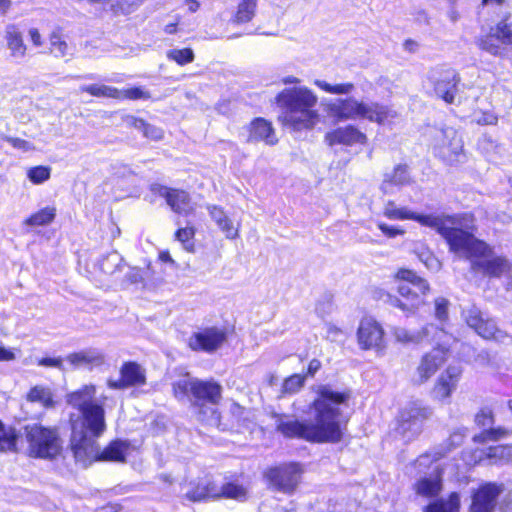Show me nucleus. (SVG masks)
<instances>
[{
  "label": "nucleus",
  "mask_w": 512,
  "mask_h": 512,
  "mask_svg": "<svg viewBox=\"0 0 512 512\" xmlns=\"http://www.w3.org/2000/svg\"><path fill=\"white\" fill-rule=\"evenodd\" d=\"M431 415L429 407L418 402L409 403L399 413L396 433L405 441L415 439L421 433L424 421Z\"/></svg>",
  "instance_id": "f8f14e48"
},
{
  "label": "nucleus",
  "mask_w": 512,
  "mask_h": 512,
  "mask_svg": "<svg viewBox=\"0 0 512 512\" xmlns=\"http://www.w3.org/2000/svg\"><path fill=\"white\" fill-rule=\"evenodd\" d=\"M145 0H101L107 3L114 15H129L136 11Z\"/></svg>",
  "instance_id": "c9c22d12"
},
{
  "label": "nucleus",
  "mask_w": 512,
  "mask_h": 512,
  "mask_svg": "<svg viewBox=\"0 0 512 512\" xmlns=\"http://www.w3.org/2000/svg\"><path fill=\"white\" fill-rule=\"evenodd\" d=\"M501 491V487L493 483L481 486L473 494L471 512H494Z\"/></svg>",
  "instance_id": "412c9836"
},
{
  "label": "nucleus",
  "mask_w": 512,
  "mask_h": 512,
  "mask_svg": "<svg viewBox=\"0 0 512 512\" xmlns=\"http://www.w3.org/2000/svg\"><path fill=\"white\" fill-rule=\"evenodd\" d=\"M395 279L401 281L397 287L398 293L407 301L410 310L415 312L425 303V297L430 291L428 282L412 270L404 268L396 272Z\"/></svg>",
  "instance_id": "9d476101"
},
{
  "label": "nucleus",
  "mask_w": 512,
  "mask_h": 512,
  "mask_svg": "<svg viewBox=\"0 0 512 512\" xmlns=\"http://www.w3.org/2000/svg\"><path fill=\"white\" fill-rule=\"evenodd\" d=\"M247 496V490L240 485L234 483H226L221 487H218V493L216 498L225 497L235 500H243Z\"/></svg>",
  "instance_id": "a19ab883"
},
{
  "label": "nucleus",
  "mask_w": 512,
  "mask_h": 512,
  "mask_svg": "<svg viewBox=\"0 0 512 512\" xmlns=\"http://www.w3.org/2000/svg\"><path fill=\"white\" fill-rule=\"evenodd\" d=\"M478 335L485 339L494 338L496 333L498 332L497 326L492 319H485L475 330Z\"/></svg>",
  "instance_id": "864d4df0"
},
{
  "label": "nucleus",
  "mask_w": 512,
  "mask_h": 512,
  "mask_svg": "<svg viewBox=\"0 0 512 512\" xmlns=\"http://www.w3.org/2000/svg\"><path fill=\"white\" fill-rule=\"evenodd\" d=\"M357 340L361 349L382 351L386 348L384 329L376 320L364 318L357 330Z\"/></svg>",
  "instance_id": "2eb2a0df"
},
{
  "label": "nucleus",
  "mask_w": 512,
  "mask_h": 512,
  "mask_svg": "<svg viewBox=\"0 0 512 512\" xmlns=\"http://www.w3.org/2000/svg\"><path fill=\"white\" fill-rule=\"evenodd\" d=\"M430 81L434 84L436 95L446 103L454 102L457 85L460 82L458 73L453 69H435L429 74Z\"/></svg>",
  "instance_id": "dca6fc26"
},
{
  "label": "nucleus",
  "mask_w": 512,
  "mask_h": 512,
  "mask_svg": "<svg viewBox=\"0 0 512 512\" xmlns=\"http://www.w3.org/2000/svg\"><path fill=\"white\" fill-rule=\"evenodd\" d=\"M4 140L7 141L14 148L19 149L23 152H30L35 150V146L31 142L21 138L5 136Z\"/></svg>",
  "instance_id": "5fc2aeb1"
},
{
  "label": "nucleus",
  "mask_w": 512,
  "mask_h": 512,
  "mask_svg": "<svg viewBox=\"0 0 512 512\" xmlns=\"http://www.w3.org/2000/svg\"><path fill=\"white\" fill-rule=\"evenodd\" d=\"M183 495L192 502H198L207 498H216L218 486L208 478H201L182 484Z\"/></svg>",
  "instance_id": "5701e85b"
},
{
  "label": "nucleus",
  "mask_w": 512,
  "mask_h": 512,
  "mask_svg": "<svg viewBox=\"0 0 512 512\" xmlns=\"http://www.w3.org/2000/svg\"><path fill=\"white\" fill-rule=\"evenodd\" d=\"M222 386L214 380H201L185 375L173 383V393L178 400L189 398L196 410L198 421L218 427L220 414L216 405L222 398Z\"/></svg>",
  "instance_id": "20e7f679"
},
{
  "label": "nucleus",
  "mask_w": 512,
  "mask_h": 512,
  "mask_svg": "<svg viewBox=\"0 0 512 512\" xmlns=\"http://www.w3.org/2000/svg\"><path fill=\"white\" fill-rule=\"evenodd\" d=\"M143 135L150 140L160 141L164 137V131L159 127L146 123Z\"/></svg>",
  "instance_id": "6e6d98bb"
},
{
  "label": "nucleus",
  "mask_w": 512,
  "mask_h": 512,
  "mask_svg": "<svg viewBox=\"0 0 512 512\" xmlns=\"http://www.w3.org/2000/svg\"><path fill=\"white\" fill-rule=\"evenodd\" d=\"M152 191L166 200L167 205L177 214L190 215L195 210V204L189 193L182 189L169 188L161 185H153Z\"/></svg>",
  "instance_id": "f3484780"
},
{
  "label": "nucleus",
  "mask_w": 512,
  "mask_h": 512,
  "mask_svg": "<svg viewBox=\"0 0 512 512\" xmlns=\"http://www.w3.org/2000/svg\"><path fill=\"white\" fill-rule=\"evenodd\" d=\"M449 357V348L437 345L423 354L416 366L413 382L421 385L426 383L445 364Z\"/></svg>",
  "instance_id": "ddd939ff"
},
{
  "label": "nucleus",
  "mask_w": 512,
  "mask_h": 512,
  "mask_svg": "<svg viewBox=\"0 0 512 512\" xmlns=\"http://www.w3.org/2000/svg\"><path fill=\"white\" fill-rule=\"evenodd\" d=\"M499 32H500L502 39L512 47V22H510V23L500 22L499 23Z\"/></svg>",
  "instance_id": "052dcab7"
},
{
  "label": "nucleus",
  "mask_w": 512,
  "mask_h": 512,
  "mask_svg": "<svg viewBox=\"0 0 512 512\" xmlns=\"http://www.w3.org/2000/svg\"><path fill=\"white\" fill-rule=\"evenodd\" d=\"M461 226V222L459 225H453L446 237L453 252L460 257L468 258L475 271L487 276L499 277L510 270L511 265L506 258L494 255L485 242L476 239Z\"/></svg>",
  "instance_id": "7ed1b4c3"
},
{
  "label": "nucleus",
  "mask_w": 512,
  "mask_h": 512,
  "mask_svg": "<svg viewBox=\"0 0 512 512\" xmlns=\"http://www.w3.org/2000/svg\"><path fill=\"white\" fill-rule=\"evenodd\" d=\"M508 434L507 430L503 428L489 429L474 436V441L477 443H484L487 441H496Z\"/></svg>",
  "instance_id": "de8ad7c7"
},
{
  "label": "nucleus",
  "mask_w": 512,
  "mask_h": 512,
  "mask_svg": "<svg viewBox=\"0 0 512 512\" xmlns=\"http://www.w3.org/2000/svg\"><path fill=\"white\" fill-rule=\"evenodd\" d=\"M166 57L168 60L173 61L180 66H184L193 62L195 55L191 48H174L167 51Z\"/></svg>",
  "instance_id": "79ce46f5"
},
{
  "label": "nucleus",
  "mask_w": 512,
  "mask_h": 512,
  "mask_svg": "<svg viewBox=\"0 0 512 512\" xmlns=\"http://www.w3.org/2000/svg\"><path fill=\"white\" fill-rule=\"evenodd\" d=\"M308 423H303L294 419H279L277 430L287 438H301L308 441L307 431Z\"/></svg>",
  "instance_id": "7c9ffc66"
},
{
  "label": "nucleus",
  "mask_w": 512,
  "mask_h": 512,
  "mask_svg": "<svg viewBox=\"0 0 512 512\" xmlns=\"http://www.w3.org/2000/svg\"><path fill=\"white\" fill-rule=\"evenodd\" d=\"M120 379L107 381L111 389H125L132 386H141L146 382L145 369L135 362H126L120 369Z\"/></svg>",
  "instance_id": "6ab92c4d"
},
{
  "label": "nucleus",
  "mask_w": 512,
  "mask_h": 512,
  "mask_svg": "<svg viewBox=\"0 0 512 512\" xmlns=\"http://www.w3.org/2000/svg\"><path fill=\"white\" fill-rule=\"evenodd\" d=\"M317 398L314 399L311 410L313 420L308 423L307 437L310 442H339L345 431V422L341 419L339 404L345 403L349 392L334 391L328 385L317 388Z\"/></svg>",
  "instance_id": "f03ea898"
},
{
  "label": "nucleus",
  "mask_w": 512,
  "mask_h": 512,
  "mask_svg": "<svg viewBox=\"0 0 512 512\" xmlns=\"http://www.w3.org/2000/svg\"><path fill=\"white\" fill-rule=\"evenodd\" d=\"M49 52L56 58L71 56V49L59 29L49 34Z\"/></svg>",
  "instance_id": "2f4dec72"
},
{
  "label": "nucleus",
  "mask_w": 512,
  "mask_h": 512,
  "mask_svg": "<svg viewBox=\"0 0 512 512\" xmlns=\"http://www.w3.org/2000/svg\"><path fill=\"white\" fill-rule=\"evenodd\" d=\"M434 153L444 161L453 164L464 158L463 140L453 127L432 130Z\"/></svg>",
  "instance_id": "9b49d317"
},
{
  "label": "nucleus",
  "mask_w": 512,
  "mask_h": 512,
  "mask_svg": "<svg viewBox=\"0 0 512 512\" xmlns=\"http://www.w3.org/2000/svg\"><path fill=\"white\" fill-rule=\"evenodd\" d=\"M433 325H425L418 330H408L404 327H393L391 330L395 340L401 344H419L426 339Z\"/></svg>",
  "instance_id": "c85d7f7f"
},
{
  "label": "nucleus",
  "mask_w": 512,
  "mask_h": 512,
  "mask_svg": "<svg viewBox=\"0 0 512 512\" xmlns=\"http://www.w3.org/2000/svg\"><path fill=\"white\" fill-rule=\"evenodd\" d=\"M28 453L32 457L53 459L61 453L62 441L56 428L38 424L25 427Z\"/></svg>",
  "instance_id": "6e6552de"
},
{
  "label": "nucleus",
  "mask_w": 512,
  "mask_h": 512,
  "mask_svg": "<svg viewBox=\"0 0 512 512\" xmlns=\"http://www.w3.org/2000/svg\"><path fill=\"white\" fill-rule=\"evenodd\" d=\"M444 456L440 451L426 452L420 455L414 462V467L419 473L429 471L428 475L420 477L414 484L417 495L426 498L436 497L442 490L443 470L439 465H433Z\"/></svg>",
  "instance_id": "1a4fd4ad"
},
{
  "label": "nucleus",
  "mask_w": 512,
  "mask_h": 512,
  "mask_svg": "<svg viewBox=\"0 0 512 512\" xmlns=\"http://www.w3.org/2000/svg\"><path fill=\"white\" fill-rule=\"evenodd\" d=\"M27 400L30 402L39 403L46 408L52 407L54 405L53 396L50 389L40 385L34 386L30 389L27 394Z\"/></svg>",
  "instance_id": "4c0bfd02"
},
{
  "label": "nucleus",
  "mask_w": 512,
  "mask_h": 512,
  "mask_svg": "<svg viewBox=\"0 0 512 512\" xmlns=\"http://www.w3.org/2000/svg\"><path fill=\"white\" fill-rule=\"evenodd\" d=\"M51 167L39 165L30 167L27 172V178L30 182H32L35 185H40L46 182L51 177Z\"/></svg>",
  "instance_id": "37998d69"
},
{
  "label": "nucleus",
  "mask_w": 512,
  "mask_h": 512,
  "mask_svg": "<svg viewBox=\"0 0 512 512\" xmlns=\"http://www.w3.org/2000/svg\"><path fill=\"white\" fill-rule=\"evenodd\" d=\"M331 116L340 121L365 119L378 125H389L398 117V112L379 102H364L354 97L337 99L328 105Z\"/></svg>",
  "instance_id": "423d86ee"
},
{
  "label": "nucleus",
  "mask_w": 512,
  "mask_h": 512,
  "mask_svg": "<svg viewBox=\"0 0 512 512\" xmlns=\"http://www.w3.org/2000/svg\"><path fill=\"white\" fill-rule=\"evenodd\" d=\"M66 361L74 368H93L104 363V355L97 349H86L67 355Z\"/></svg>",
  "instance_id": "a878e982"
},
{
  "label": "nucleus",
  "mask_w": 512,
  "mask_h": 512,
  "mask_svg": "<svg viewBox=\"0 0 512 512\" xmlns=\"http://www.w3.org/2000/svg\"><path fill=\"white\" fill-rule=\"evenodd\" d=\"M463 317H464V320L466 321L467 325L474 330H476L477 327L484 320L481 311L475 306H472V307L464 310Z\"/></svg>",
  "instance_id": "09e8293b"
},
{
  "label": "nucleus",
  "mask_w": 512,
  "mask_h": 512,
  "mask_svg": "<svg viewBox=\"0 0 512 512\" xmlns=\"http://www.w3.org/2000/svg\"><path fill=\"white\" fill-rule=\"evenodd\" d=\"M480 46L483 50L493 54L499 55L502 53L503 46H510L501 37L499 32V24L497 25L496 32L486 36L481 40Z\"/></svg>",
  "instance_id": "58836bf2"
},
{
  "label": "nucleus",
  "mask_w": 512,
  "mask_h": 512,
  "mask_svg": "<svg viewBox=\"0 0 512 512\" xmlns=\"http://www.w3.org/2000/svg\"><path fill=\"white\" fill-rule=\"evenodd\" d=\"M449 301L444 297H438L434 301L435 311L434 315L435 318L440 322H446L448 320V309H449Z\"/></svg>",
  "instance_id": "603ef678"
},
{
  "label": "nucleus",
  "mask_w": 512,
  "mask_h": 512,
  "mask_svg": "<svg viewBox=\"0 0 512 512\" xmlns=\"http://www.w3.org/2000/svg\"><path fill=\"white\" fill-rule=\"evenodd\" d=\"M325 141L329 146L342 144L353 146L355 144L364 145L367 143V136L353 125H347L334 129L325 135Z\"/></svg>",
  "instance_id": "4be33fe9"
},
{
  "label": "nucleus",
  "mask_w": 512,
  "mask_h": 512,
  "mask_svg": "<svg viewBox=\"0 0 512 512\" xmlns=\"http://www.w3.org/2000/svg\"><path fill=\"white\" fill-rule=\"evenodd\" d=\"M125 123L128 127L135 128L143 133L147 122L141 118L130 115L125 118Z\"/></svg>",
  "instance_id": "e2e57ef3"
},
{
  "label": "nucleus",
  "mask_w": 512,
  "mask_h": 512,
  "mask_svg": "<svg viewBox=\"0 0 512 512\" xmlns=\"http://www.w3.org/2000/svg\"><path fill=\"white\" fill-rule=\"evenodd\" d=\"M125 279L129 284L138 285L143 284L144 274L139 268H131L125 275Z\"/></svg>",
  "instance_id": "4d7b16f0"
},
{
  "label": "nucleus",
  "mask_w": 512,
  "mask_h": 512,
  "mask_svg": "<svg viewBox=\"0 0 512 512\" xmlns=\"http://www.w3.org/2000/svg\"><path fill=\"white\" fill-rule=\"evenodd\" d=\"M5 40L11 57L22 59L26 56L27 46L23 41L21 31L16 25L10 24L6 26Z\"/></svg>",
  "instance_id": "c756f323"
},
{
  "label": "nucleus",
  "mask_w": 512,
  "mask_h": 512,
  "mask_svg": "<svg viewBox=\"0 0 512 512\" xmlns=\"http://www.w3.org/2000/svg\"><path fill=\"white\" fill-rule=\"evenodd\" d=\"M303 468L298 463H288L267 472L270 483L279 491L289 493L298 485Z\"/></svg>",
  "instance_id": "4468645a"
},
{
  "label": "nucleus",
  "mask_w": 512,
  "mask_h": 512,
  "mask_svg": "<svg viewBox=\"0 0 512 512\" xmlns=\"http://www.w3.org/2000/svg\"><path fill=\"white\" fill-rule=\"evenodd\" d=\"M497 121V116L490 112H484L480 117L476 118V122L481 125H495Z\"/></svg>",
  "instance_id": "69168bd1"
},
{
  "label": "nucleus",
  "mask_w": 512,
  "mask_h": 512,
  "mask_svg": "<svg viewBox=\"0 0 512 512\" xmlns=\"http://www.w3.org/2000/svg\"><path fill=\"white\" fill-rule=\"evenodd\" d=\"M460 497L453 492L447 499H439L424 507L423 512H459Z\"/></svg>",
  "instance_id": "473e14b6"
},
{
  "label": "nucleus",
  "mask_w": 512,
  "mask_h": 512,
  "mask_svg": "<svg viewBox=\"0 0 512 512\" xmlns=\"http://www.w3.org/2000/svg\"><path fill=\"white\" fill-rule=\"evenodd\" d=\"M314 84L324 92L335 95H349L355 89V85L351 82L331 84L317 79L314 81Z\"/></svg>",
  "instance_id": "ea45409f"
},
{
  "label": "nucleus",
  "mask_w": 512,
  "mask_h": 512,
  "mask_svg": "<svg viewBox=\"0 0 512 512\" xmlns=\"http://www.w3.org/2000/svg\"><path fill=\"white\" fill-rule=\"evenodd\" d=\"M30 40L35 47H41L43 45V38L37 28H30L28 31Z\"/></svg>",
  "instance_id": "774afa93"
},
{
  "label": "nucleus",
  "mask_w": 512,
  "mask_h": 512,
  "mask_svg": "<svg viewBox=\"0 0 512 512\" xmlns=\"http://www.w3.org/2000/svg\"><path fill=\"white\" fill-rule=\"evenodd\" d=\"M55 217L56 208L53 206H47L33 213L24 221V224L32 227L46 226L51 224L54 221Z\"/></svg>",
  "instance_id": "72a5a7b5"
},
{
  "label": "nucleus",
  "mask_w": 512,
  "mask_h": 512,
  "mask_svg": "<svg viewBox=\"0 0 512 512\" xmlns=\"http://www.w3.org/2000/svg\"><path fill=\"white\" fill-rule=\"evenodd\" d=\"M194 235L195 229L193 227L180 228L175 233L176 239L183 244L184 249L188 252H193L194 250Z\"/></svg>",
  "instance_id": "49530a36"
},
{
  "label": "nucleus",
  "mask_w": 512,
  "mask_h": 512,
  "mask_svg": "<svg viewBox=\"0 0 512 512\" xmlns=\"http://www.w3.org/2000/svg\"><path fill=\"white\" fill-rule=\"evenodd\" d=\"M478 426L486 427L493 424V415L490 410L483 409L475 417Z\"/></svg>",
  "instance_id": "13d9d810"
},
{
  "label": "nucleus",
  "mask_w": 512,
  "mask_h": 512,
  "mask_svg": "<svg viewBox=\"0 0 512 512\" xmlns=\"http://www.w3.org/2000/svg\"><path fill=\"white\" fill-rule=\"evenodd\" d=\"M344 336H345V333L343 332L342 329H340L336 326H333V325L328 326L327 338L330 339L331 341H334V342L341 341Z\"/></svg>",
  "instance_id": "0e129e2a"
},
{
  "label": "nucleus",
  "mask_w": 512,
  "mask_h": 512,
  "mask_svg": "<svg viewBox=\"0 0 512 512\" xmlns=\"http://www.w3.org/2000/svg\"><path fill=\"white\" fill-rule=\"evenodd\" d=\"M229 413L235 420L239 421L245 413V408L232 401L229 405Z\"/></svg>",
  "instance_id": "338daca9"
},
{
  "label": "nucleus",
  "mask_w": 512,
  "mask_h": 512,
  "mask_svg": "<svg viewBox=\"0 0 512 512\" xmlns=\"http://www.w3.org/2000/svg\"><path fill=\"white\" fill-rule=\"evenodd\" d=\"M304 383L305 376L294 374L284 380L281 392L283 394H294L303 387Z\"/></svg>",
  "instance_id": "a18cd8bd"
},
{
  "label": "nucleus",
  "mask_w": 512,
  "mask_h": 512,
  "mask_svg": "<svg viewBox=\"0 0 512 512\" xmlns=\"http://www.w3.org/2000/svg\"><path fill=\"white\" fill-rule=\"evenodd\" d=\"M207 210L211 219L218 228L225 234L227 239H236L239 236V228L233 224L232 219L226 214L223 208L216 205H208Z\"/></svg>",
  "instance_id": "bb28decb"
},
{
  "label": "nucleus",
  "mask_w": 512,
  "mask_h": 512,
  "mask_svg": "<svg viewBox=\"0 0 512 512\" xmlns=\"http://www.w3.org/2000/svg\"><path fill=\"white\" fill-rule=\"evenodd\" d=\"M248 142L264 141L268 145L277 143L274 129L271 122L263 119L256 118L249 125Z\"/></svg>",
  "instance_id": "393cba45"
},
{
  "label": "nucleus",
  "mask_w": 512,
  "mask_h": 512,
  "mask_svg": "<svg viewBox=\"0 0 512 512\" xmlns=\"http://www.w3.org/2000/svg\"><path fill=\"white\" fill-rule=\"evenodd\" d=\"M79 89L81 92H86L94 97H106L118 100L121 99L120 89L113 86L104 84H90L83 85Z\"/></svg>",
  "instance_id": "f704fd0d"
},
{
  "label": "nucleus",
  "mask_w": 512,
  "mask_h": 512,
  "mask_svg": "<svg viewBox=\"0 0 512 512\" xmlns=\"http://www.w3.org/2000/svg\"><path fill=\"white\" fill-rule=\"evenodd\" d=\"M130 449V445L126 441L115 440L112 441L105 449L101 450L98 442L96 441L97 456L87 458H75L83 465L91 464L94 461H115L124 462L126 455Z\"/></svg>",
  "instance_id": "aec40b11"
},
{
  "label": "nucleus",
  "mask_w": 512,
  "mask_h": 512,
  "mask_svg": "<svg viewBox=\"0 0 512 512\" xmlns=\"http://www.w3.org/2000/svg\"><path fill=\"white\" fill-rule=\"evenodd\" d=\"M378 228L381 230V232L386 235L387 237L394 238L398 235H403L404 230L400 229L398 227L389 226L385 223L379 222L377 224Z\"/></svg>",
  "instance_id": "bf43d9fd"
},
{
  "label": "nucleus",
  "mask_w": 512,
  "mask_h": 512,
  "mask_svg": "<svg viewBox=\"0 0 512 512\" xmlns=\"http://www.w3.org/2000/svg\"><path fill=\"white\" fill-rule=\"evenodd\" d=\"M225 340L226 334L223 329L209 327L195 332L189 338L188 345L194 351L211 353L219 349Z\"/></svg>",
  "instance_id": "a211bd4d"
},
{
  "label": "nucleus",
  "mask_w": 512,
  "mask_h": 512,
  "mask_svg": "<svg viewBox=\"0 0 512 512\" xmlns=\"http://www.w3.org/2000/svg\"><path fill=\"white\" fill-rule=\"evenodd\" d=\"M97 389L93 384H85L66 395V402L79 411L70 417L71 447L75 458L97 456L96 440L106 431L103 401L96 400Z\"/></svg>",
  "instance_id": "f257e3e1"
},
{
  "label": "nucleus",
  "mask_w": 512,
  "mask_h": 512,
  "mask_svg": "<svg viewBox=\"0 0 512 512\" xmlns=\"http://www.w3.org/2000/svg\"><path fill=\"white\" fill-rule=\"evenodd\" d=\"M487 457L496 460H509L512 457V446L498 445L489 447Z\"/></svg>",
  "instance_id": "3c124183"
},
{
  "label": "nucleus",
  "mask_w": 512,
  "mask_h": 512,
  "mask_svg": "<svg viewBox=\"0 0 512 512\" xmlns=\"http://www.w3.org/2000/svg\"><path fill=\"white\" fill-rule=\"evenodd\" d=\"M38 365L44 366V367H54V368H58L60 370H64L63 360L59 357L58 358H50V357L42 358V359L38 360Z\"/></svg>",
  "instance_id": "680f3d73"
},
{
  "label": "nucleus",
  "mask_w": 512,
  "mask_h": 512,
  "mask_svg": "<svg viewBox=\"0 0 512 512\" xmlns=\"http://www.w3.org/2000/svg\"><path fill=\"white\" fill-rule=\"evenodd\" d=\"M460 376L461 369L455 366H449L441 373L433 389L435 399L442 402L448 400L455 391Z\"/></svg>",
  "instance_id": "b1692460"
},
{
  "label": "nucleus",
  "mask_w": 512,
  "mask_h": 512,
  "mask_svg": "<svg viewBox=\"0 0 512 512\" xmlns=\"http://www.w3.org/2000/svg\"><path fill=\"white\" fill-rule=\"evenodd\" d=\"M383 215L391 220H414L423 226L435 229L445 239L453 225L460 224L457 215L419 214L407 207H398L394 201H388L383 207Z\"/></svg>",
  "instance_id": "0eeeda50"
},
{
  "label": "nucleus",
  "mask_w": 512,
  "mask_h": 512,
  "mask_svg": "<svg viewBox=\"0 0 512 512\" xmlns=\"http://www.w3.org/2000/svg\"><path fill=\"white\" fill-rule=\"evenodd\" d=\"M121 99H130V100H138V99H150L151 94L149 91L141 88V87H132L128 89H120Z\"/></svg>",
  "instance_id": "8fccbe9b"
},
{
  "label": "nucleus",
  "mask_w": 512,
  "mask_h": 512,
  "mask_svg": "<svg viewBox=\"0 0 512 512\" xmlns=\"http://www.w3.org/2000/svg\"><path fill=\"white\" fill-rule=\"evenodd\" d=\"M17 436L13 430H6L0 422V451H15Z\"/></svg>",
  "instance_id": "c03bdc74"
},
{
  "label": "nucleus",
  "mask_w": 512,
  "mask_h": 512,
  "mask_svg": "<svg viewBox=\"0 0 512 512\" xmlns=\"http://www.w3.org/2000/svg\"><path fill=\"white\" fill-rule=\"evenodd\" d=\"M282 112L279 121L294 131L310 130L319 122L317 95L306 86L285 88L276 96Z\"/></svg>",
  "instance_id": "39448f33"
},
{
  "label": "nucleus",
  "mask_w": 512,
  "mask_h": 512,
  "mask_svg": "<svg viewBox=\"0 0 512 512\" xmlns=\"http://www.w3.org/2000/svg\"><path fill=\"white\" fill-rule=\"evenodd\" d=\"M257 0H241L232 19L236 24L250 22L255 16Z\"/></svg>",
  "instance_id": "e433bc0d"
},
{
  "label": "nucleus",
  "mask_w": 512,
  "mask_h": 512,
  "mask_svg": "<svg viewBox=\"0 0 512 512\" xmlns=\"http://www.w3.org/2000/svg\"><path fill=\"white\" fill-rule=\"evenodd\" d=\"M410 182L411 179L407 166L398 165L391 172L384 175L380 189L385 194H392L395 187L408 185Z\"/></svg>",
  "instance_id": "cd10ccee"
}]
</instances>
